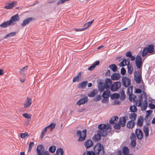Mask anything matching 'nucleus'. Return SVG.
<instances>
[{
    "instance_id": "8fccbe9b",
    "label": "nucleus",
    "mask_w": 155,
    "mask_h": 155,
    "mask_svg": "<svg viewBox=\"0 0 155 155\" xmlns=\"http://www.w3.org/2000/svg\"><path fill=\"white\" fill-rule=\"evenodd\" d=\"M136 140H131L130 142L131 147L133 148L134 147L136 146Z\"/></svg>"
},
{
    "instance_id": "72a5a7b5",
    "label": "nucleus",
    "mask_w": 155,
    "mask_h": 155,
    "mask_svg": "<svg viewBox=\"0 0 155 155\" xmlns=\"http://www.w3.org/2000/svg\"><path fill=\"white\" fill-rule=\"evenodd\" d=\"M64 153L63 149L60 148L57 150L56 154L54 155H63Z\"/></svg>"
},
{
    "instance_id": "774afa93",
    "label": "nucleus",
    "mask_w": 155,
    "mask_h": 155,
    "mask_svg": "<svg viewBox=\"0 0 155 155\" xmlns=\"http://www.w3.org/2000/svg\"><path fill=\"white\" fill-rule=\"evenodd\" d=\"M109 123L111 124H115V121L112 118L109 121Z\"/></svg>"
},
{
    "instance_id": "79ce46f5",
    "label": "nucleus",
    "mask_w": 155,
    "mask_h": 155,
    "mask_svg": "<svg viewBox=\"0 0 155 155\" xmlns=\"http://www.w3.org/2000/svg\"><path fill=\"white\" fill-rule=\"evenodd\" d=\"M56 148L55 146L52 145L50 146L49 148V151L51 153H54L55 152Z\"/></svg>"
},
{
    "instance_id": "49530a36",
    "label": "nucleus",
    "mask_w": 155,
    "mask_h": 155,
    "mask_svg": "<svg viewBox=\"0 0 155 155\" xmlns=\"http://www.w3.org/2000/svg\"><path fill=\"white\" fill-rule=\"evenodd\" d=\"M16 34V33L15 32H11L7 35L6 36L5 38H7L9 37H10L12 36H15Z\"/></svg>"
},
{
    "instance_id": "20e7f679",
    "label": "nucleus",
    "mask_w": 155,
    "mask_h": 155,
    "mask_svg": "<svg viewBox=\"0 0 155 155\" xmlns=\"http://www.w3.org/2000/svg\"><path fill=\"white\" fill-rule=\"evenodd\" d=\"M87 130L85 129L82 131V133L81 134V131L80 130H78L77 132V136H79L78 141H82L85 140L86 136V132Z\"/></svg>"
},
{
    "instance_id": "2f4dec72",
    "label": "nucleus",
    "mask_w": 155,
    "mask_h": 155,
    "mask_svg": "<svg viewBox=\"0 0 155 155\" xmlns=\"http://www.w3.org/2000/svg\"><path fill=\"white\" fill-rule=\"evenodd\" d=\"M11 23L9 20L5 21L0 25V26L3 28H5L11 25Z\"/></svg>"
},
{
    "instance_id": "412c9836",
    "label": "nucleus",
    "mask_w": 155,
    "mask_h": 155,
    "mask_svg": "<svg viewBox=\"0 0 155 155\" xmlns=\"http://www.w3.org/2000/svg\"><path fill=\"white\" fill-rule=\"evenodd\" d=\"M121 75L119 73H114L111 76V79L113 80H118L120 78Z\"/></svg>"
},
{
    "instance_id": "864d4df0",
    "label": "nucleus",
    "mask_w": 155,
    "mask_h": 155,
    "mask_svg": "<svg viewBox=\"0 0 155 155\" xmlns=\"http://www.w3.org/2000/svg\"><path fill=\"white\" fill-rule=\"evenodd\" d=\"M130 138L131 140H136V137L134 133L131 134L130 137Z\"/></svg>"
},
{
    "instance_id": "e433bc0d",
    "label": "nucleus",
    "mask_w": 155,
    "mask_h": 155,
    "mask_svg": "<svg viewBox=\"0 0 155 155\" xmlns=\"http://www.w3.org/2000/svg\"><path fill=\"white\" fill-rule=\"evenodd\" d=\"M133 86H131L128 88L127 90V94L128 95L131 94L133 93Z\"/></svg>"
},
{
    "instance_id": "58836bf2",
    "label": "nucleus",
    "mask_w": 155,
    "mask_h": 155,
    "mask_svg": "<svg viewBox=\"0 0 155 155\" xmlns=\"http://www.w3.org/2000/svg\"><path fill=\"white\" fill-rule=\"evenodd\" d=\"M96 153L93 151H87L85 152L83 155H95Z\"/></svg>"
},
{
    "instance_id": "39448f33",
    "label": "nucleus",
    "mask_w": 155,
    "mask_h": 155,
    "mask_svg": "<svg viewBox=\"0 0 155 155\" xmlns=\"http://www.w3.org/2000/svg\"><path fill=\"white\" fill-rule=\"evenodd\" d=\"M106 124H101L98 126V128L99 130H97V133L102 134L103 136H106L107 135V132L105 130Z\"/></svg>"
},
{
    "instance_id": "0e129e2a",
    "label": "nucleus",
    "mask_w": 155,
    "mask_h": 155,
    "mask_svg": "<svg viewBox=\"0 0 155 155\" xmlns=\"http://www.w3.org/2000/svg\"><path fill=\"white\" fill-rule=\"evenodd\" d=\"M132 55V53L130 51H128L127 52L126 56L127 57H130Z\"/></svg>"
},
{
    "instance_id": "9b49d317",
    "label": "nucleus",
    "mask_w": 155,
    "mask_h": 155,
    "mask_svg": "<svg viewBox=\"0 0 155 155\" xmlns=\"http://www.w3.org/2000/svg\"><path fill=\"white\" fill-rule=\"evenodd\" d=\"M88 101V97L87 96H85L83 98L79 100L77 102L76 104L78 105H80L84 104L87 103Z\"/></svg>"
},
{
    "instance_id": "7ed1b4c3",
    "label": "nucleus",
    "mask_w": 155,
    "mask_h": 155,
    "mask_svg": "<svg viewBox=\"0 0 155 155\" xmlns=\"http://www.w3.org/2000/svg\"><path fill=\"white\" fill-rule=\"evenodd\" d=\"M94 150L97 155H103L104 153V147L100 143H97L95 145Z\"/></svg>"
},
{
    "instance_id": "5701e85b",
    "label": "nucleus",
    "mask_w": 155,
    "mask_h": 155,
    "mask_svg": "<svg viewBox=\"0 0 155 155\" xmlns=\"http://www.w3.org/2000/svg\"><path fill=\"white\" fill-rule=\"evenodd\" d=\"M102 96L104 98H108L109 97L111 92L108 89L105 91H104Z\"/></svg>"
},
{
    "instance_id": "4468645a",
    "label": "nucleus",
    "mask_w": 155,
    "mask_h": 155,
    "mask_svg": "<svg viewBox=\"0 0 155 155\" xmlns=\"http://www.w3.org/2000/svg\"><path fill=\"white\" fill-rule=\"evenodd\" d=\"M128 117L127 116H125L124 117H121L119 119V123L122 127H124L126 125V119Z\"/></svg>"
},
{
    "instance_id": "b1692460",
    "label": "nucleus",
    "mask_w": 155,
    "mask_h": 155,
    "mask_svg": "<svg viewBox=\"0 0 155 155\" xmlns=\"http://www.w3.org/2000/svg\"><path fill=\"white\" fill-rule=\"evenodd\" d=\"M101 135H102V134H100L97 133V134H95L94 135L92 139L94 141H98L100 140Z\"/></svg>"
},
{
    "instance_id": "4d7b16f0",
    "label": "nucleus",
    "mask_w": 155,
    "mask_h": 155,
    "mask_svg": "<svg viewBox=\"0 0 155 155\" xmlns=\"http://www.w3.org/2000/svg\"><path fill=\"white\" fill-rule=\"evenodd\" d=\"M126 72V71L125 68L123 67L121 69V74L122 75H124L125 74Z\"/></svg>"
},
{
    "instance_id": "6ab92c4d",
    "label": "nucleus",
    "mask_w": 155,
    "mask_h": 155,
    "mask_svg": "<svg viewBox=\"0 0 155 155\" xmlns=\"http://www.w3.org/2000/svg\"><path fill=\"white\" fill-rule=\"evenodd\" d=\"M31 99L30 97H27L24 104V107L27 108L29 107L31 105Z\"/></svg>"
},
{
    "instance_id": "7c9ffc66",
    "label": "nucleus",
    "mask_w": 155,
    "mask_h": 155,
    "mask_svg": "<svg viewBox=\"0 0 155 155\" xmlns=\"http://www.w3.org/2000/svg\"><path fill=\"white\" fill-rule=\"evenodd\" d=\"M128 96H129V99L130 101L133 102L136 101L137 99L136 96L133 94H132Z\"/></svg>"
},
{
    "instance_id": "338daca9",
    "label": "nucleus",
    "mask_w": 155,
    "mask_h": 155,
    "mask_svg": "<svg viewBox=\"0 0 155 155\" xmlns=\"http://www.w3.org/2000/svg\"><path fill=\"white\" fill-rule=\"evenodd\" d=\"M34 143L33 142H31L29 143V145H28V147H29V148H32V147L34 146Z\"/></svg>"
},
{
    "instance_id": "bb28decb",
    "label": "nucleus",
    "mask_w": 155,
    "mask_h": 155,
    "mask_svg": "<svg viewBox=\"0 0 155 155\" xmlns=\"http://www.w3.org/2000/svg\"><path fill=\"white\" fill-rule=\"evenodd\" d=\"M128 64H127V72L129 74H131L133 71V67L131 64H130L129 62L128 61Z\"/></svg>"
},
{
    "instance_id": "c9c22d12",
    "label": "nucleus",
    "mask_w": 155,
    "mask_h": 155,
    "mask_svg": "<svg viewBox=\"0 0 155 155\" xmlns=\"http://www.w3.org/2000/svg\"><path fill=\"white\" fill-rule=\"evenodd\" d=\"M109 68L112 71L114 72L116 71L117 67L115 64H112L109 66Z\"/></svg>"
},
{
    "instance_id": "dca6fc26",
    "label": "nucleus",
    "mask_w": 155,
    "mask_h": 155,
    "mask_svg": "<svg viewBox=\"0 0 155 155\" xmlns=\"http://www.w3.org/2000/svg\"><path fill=\"white\" fill-rule=\"evenodd\" d=\"M94 21V20H91L87 23H86L84 25V27L81 28L80 29H76L75 30L77 31H81L85 30L88 27L90 26Z\"/></svg>"
},
{
    "instance_id": "f704fd0d",
    "label": "nucleus",
    "mask_w": 155,
    "mask_h": 155,
    "mask_svg": "<svg viewBox=\"0 0 155 155\" xmlns=\"http://www.w3.org/2000/svg\"><path fill=\"white\" fill-rule=\"evenodd\" d=\"M110 96L111 99L113 100L115 99H118L119 98L120 95L119 94L114 93Z\"/></svg>"
},
{
    "instance_id": "603ef678",
    "label": "nucleus",
    "mask_w": 155,
    "mask_h": 155,
    "mask_svg": "<svg viewBox=\"0 0 155 155\" xmlns=\"http://www.w3.org/2000/svg\"><path fill=\"white\" fill-rule=\"evenodd\" d=\"M22 116L28 119H30L31 118V115L27 113H24L22 114Z\"/></svg>"
},
{
    "instance_id": "1a4fd4ad",
    "label": "nucleus",
    "mask_w": 155,
    "mask_h": 155,
    "mask_svg": "<svg viewBox=\"0 0 155 155\" xmlns=\"http://www.w3.org/2000/svg\"><path fill=\"white\" fill-rule=\"evenodd\" d=\"M134 79L136 83L137 84H140L141 80H142L141 74H140L138 71H135L134 72Z\"/></svg>"
},
{
    "instance_id": "f257e3e1",
    "label": "nucleus",
    "mask_w": 155,
    "mask_h": 155,
    "mask_svg": "<svg viewBox=\"0 0 155 155\" xmlns=\"http://www.w3.org/2000/svg\"><path fill=\"white\" fill-rule=\"evenodd\" d=\"M144 101V103L143 106L141 107V109L142 110H145L147 107L148 102L147 101V97L146 94L145 92L142 91V94H141L140 95V99L139 102L137 105L138 107H140L142 106V101Z\"/></svg>"
},
{
    "instance_id": "e2e57ef3",
    "label": "nucleus",
    "mask_w": 155,
    "mask_h": 155,
    "mask_svg": "<svg viewBox=\"0 0 155 155\" xmlns=\"http://www.w3.org/2000/svg\"><path fill=\"white\" fill-rule=\"evenodd\" d=\"M142 92L141 90L138 88H135V92L137 94L141 93Z\"/></svg>"
},
{
    "instance_id": "052dcab7",
    "label": "nucleus",
    "mask_w": 155,
    "mask_h": 155,
    "mask_svg": "<svg viewBox=\"0 0 155 155\" xmlns=\"http://www.w3.org/2000/svg\"><path fill=\"white\" fill-rule=\"evenodd\" d=\"M149 107L151 109H153L155 108V105L152 103H150L149 104Z\"/></svg>"
},
{
    "instance_id": "f3484780",
    "label": "nucleus",
    "mask_w": 155,
    "mask_h": 155,
    "mask_svg": "<svg viewBox=\"0 0 155 155\" xmlns=\"http://www.w3.org/2000/svg\"><path fill=\"white\" fill-rule=\"evenodd\" d=\"M112 81L109 78H107L105 80V83H104L106 87V89H107L110 87L112 85Z\"/></svg>"
},
{
    "instance_id": "a19ab883",
    "label": "nucleus",
    "mask_w": 155,
    "mask_h": 155,
    "mask_svg": "<svg viewBox=\"0 0 155 155\" xmlns=\"http://www.w3.org/2000/svg\"><path fill=\"white\" fill-rule=\"evenodd\" d=\"M126 65H127V60L125 59H124L119 64L120 66L122 67H124Z\"/></svg>"
},
{
    "instance_id": "0eeeda50",
    "label": "nucleus",
    "mask_w": 155,
    "mask_h": 155,
    "mask_svg": "<svg viewBox=\"0 0 155 155\" xmlns=\"http://www.w3.org/2000/svg\"><path fill=\"white\" fill-rule=\"evenodd\" d=\"M142 58L140 55H137L136 58L135 64L137 68L141 71L142 70L141 66L142 65Z\"/></svg>"
},
{
    "instance_id": "4be33fe9",
    "label": "nucleus",
    "mask_w": 155,
    "mask_h": 155,
    "mask_svg": "<svg viewBox=\"0 0 155 155\" xmlns=\"http://www.w3.org/2000/svg\"><path fill=\"white\" fill-rule=\"evenodd\" d=\"M143 121L144 118L143 117L141 116H140L138 119L137 123V125L140 127H142L143 125Z\"/></svg>"
},
{
    "instance_id": "09e8293b",
    "label": "nucleus",
    "mask_w": 155,
    "mask_h": 155,
    "mask_svg": "<svg viewBox=\"0 0 155 155\" xmlns=\"http://www.w3.org/2000/svg\"><path fill=\"white\" fill-rule=\"evenodd\" d=\"M121 96L120 98V99L121 101H123L125 98V94L124 92V91H122L120 93Z\"/></svg>"
},
{
    "instance_id": "9d476101",
    "label": "nucleus",
    "mask_w": 155,
    "mask_h": 155,
    "mask_svg": "<svg viewBox=\"0 0 155 155\" xmlns=\"http://www.w3.org/2000/svg\"><path fill=\"white\" fill-rule=\"evenodd\" d=\"M135 134L137 138L139 140L142 139L143 137L142 131L140 129H136L135 130Z\"/></svg>"
},
{
    "instance_id": "a18cd8bd",
    "label": "nucleus",
    "mask_w": 155,
    "mask_h": 155,
    "mask_svg": "<svg viewBox=\"0 0 155 155\" xmlns=\"http://www.w3.org/2000/svg\"><path fill=\"white\" fill-rule=\"evenodd\" d=\"M148 51L147 50V49L146 48H145L143 50L142 56L143 57H145L148 53Z\"/></svg>"
},
{
    "instance_id": "c85d7f7f",
    "label": "nucleus",
    "mask_w": 155,
    "mask_h": 155,
    "mask_svg": "<svg viewBox=\"0 0 155 155\" xmlns=\"http://www.w3.org/2000/svg\"><path fill=\"white\" fill-rule=\"evenodd\" d=\"M149 128L147 125L144 126L143 127V131L145 134L146 137H147L149 135Z\"/></svg>"
},
{
    "instance_id": "bf43d9fd",
    "label": "nucleus",
    "mask_w": 155,
    "mask_h": 155,
    "mask_svg": "<svg viewBox=\"0 0 155 155\" xmlns=\"http://www.w3.org/2000/svg\"><path fill=\"white\" fill-rule=\"evenodd\" d=\"M28 68V67L27 66H26L24 68H21L20 71V73H22L23 72L25 71Z\"/></svg>"
},
{
    "instance_id": "423d86ee",
    "label": "nucleus",
    "mask_w": 155,
    "mask_h": 155,
    "mask_svg": "<svg viewBox=\"0 0 155 155\" xmlns=\"http://www.w3.org/2000/svg\"><path fill=\"white\" fill-rule=\"evenodd\" d=\"M121 86V83L120 81H117L114 82L111 86L110 88L111 91L115 92L119 89Z\"/></svg>"
},
{
    "instance_id": "6e6552de",
    "label": "nucleus",
    "mask_w": 155,
    "mask_h": 155,
    "mask_svg": "<svg viewBox=\"0 0 155 155\" xmlns=\"http://www.w3.org/2000/svg\"><path fill=\"white\" fill-rule=\"evenodd\" d=\"M122 81L123 85L126 88L128 87L130 85L131 80L127 77H123L122 79Z\"/></svg>"
},
{
    "instance_id": "ea45409f",
    "label": "nucleus",
    "mask_w": 155,
    "mask_h": 155,
    "mask_svg": "<svg viewBox=\"0 0 155 155\" xmlns=\"http://www.w3.org/2000/svg\"><path fill=\"white\" fill-rule=\"evenodd\" d=\"M148 116H145L144 118V120L145 121L146 125H150L151 124L150 121V120L148 118Z\"/></svg>"
},
{
    "instance_id": "69168bd1",
    "label": "nucleus",
    "mask_w": 155,
    "mask_h": 155,
    "mask_svg": "<svg viewBox=\"0 0 155 155\" xmlns=\"http://www.w3.org/2000/svg\"><path fill=\"white\" fill-rule=\"evenodd\" d=\"M79 79L77 78V77L75 76L73 79L72 81L73 82H75L76 81H78Z\"/></svg>"
},
{
    "instance_id": "13d9d810",
    "label": "nucleus",
    "mask_w": 155,
    "mask_h": 155,
    "mask_svg": "<svg viewBox=\"0 0 155 155\" xmlns=\"http://www.w3.org/2000/svg\"><path fill=\"white\" fill-rule=\"evenodd\" d=\"M101 102L104 104H106L108 102L109 100L107 98H104L102 100Z\"/></svg>"
},
{
    "instance_id": "6e6d98bb",
    "label": "nucleus",
    "mask_w": 155,
    "mask_h": 155,
    "mask_svg": "<svg viewBox=\"0 0 155 155\" xmlns=\"http://www.w3.org/2000/svg\"><path fill=\"white\" fill-rule=\"evenodd\" d=\"M153 112V110H148L146 111V116L149 117V116Z\"/></svg>"
},
{
    "instance_id": "2eb2a0df",
    "label": "nucleus",
    "mask_w": 155,
    "mask_h": 155,
    "mask_svg": "<svg viewBox=\"0 0 155 155\" xmlns=\"http://www.w3.org/2000/svg\"><path fill=\"white\" fill-rule=\"evenodd\" d=\"M19 20V17L18 14H16L12 16L9 21H10L11 24L14 23H15L17 21H18Z\"/></svg>"
},
{
    "instance_id": "3c124183",
    "label": "nucleus",
    "mask_w": 155,
    "mask_h": 155,
    "mask_svg": "<svg viewBox=\"0 0 155 155\" xmlns=\"http://www.w3.org/2000/svg\"><path fill=\"white\" fill-rule=\"evenodd\" d=\"M101 98V96L100 95H97L94 98V100L96 101H97L100 100Z\"/></svg>"
},
{
    "instance_id": "f03ea898",
    "label": "nucleus",
    "mask_w": 155,
    "mask_h": 155,
    "mask_svg": "<svg viewBox=\"0 0 155 155\" xmlns=\"http://www.w3.org/2000/svg\"><path fill=\"white\" fill-rule=\"evenodd\" d=\"M137 117V114L135 113H131L130 114L129 117L131 120L128 121L127 124V127L129 129H132L135 125L134 122Z\"/></svg>"
},
{
    "instance_id": "473e14b6",
    "label": "nucleus",
    "mask_w": 155,
    "mask_h": 155,
    "mask_svg": "<svg viewBox=\"0 0 155 155\" xmlns=\"http://www.w3.org/2000/svg\"><path fill=\"white\" fill-rule=\"evenodd\" d=\"M122 152L124 155H127L129 152V149L127 146H124L122 149Z\"/></svg>"
},
{
    "instance_id": "aec40b11",
    "label": "nucleus",
    "mask_w": 155,
    "mask_h": 155,
    "mask_svg": "<svg viewBox=\"0 0 155 155\" xmlns=\"http://www.w3.org/2000/svg\"><path fill=\"white\" fill-rule=\"evenodd\" d=\"M98 88L100 92H103L104 89H106V87L103 82L100 81L98 83Z\"/></svg>"
},
{
    "instance_id": "ddd939ff",
    "label": "nucleus",
    "mask_w": 155,
    "mask_h": 155,
    "mask_svg": "<svg viewBox=\"0 0 155 155\" xmlns=\"http://www.w3.org/2000/svg\"><path fill=\"white\" fill-rule=\"evenodd\" d=\"M33 20V18L29 17L23 20L22 23L21 24V26L22 27L26 26L31 22Z\"/></svg>"
},
{
    "instance_id": "f8f14e48",
    "label": "nucleus",
    "mask_w": 155,
    "mask_h": 155,
    "mask_svg": "<svg viewBox=\"0 0 155 155\" xmlns=\"http://www.w3.org/2000/svg\"><path fill=\"white\" fill-rule=\"evenodd\" d=\"M44 146L42 144H40L38 146L36 151L38 155H43L44 152Z\"/></svg>"
},
{
    "instance_id": "4c0bfd02",
    "label": "nucleus",
    "mask_w": 155,
    "mask_h": 155,
    "mask_svg": "<svg viewBox=\"0 0 155 155\" xmlns=\"http://www.w3.org/2000/svg\"><path fill=\"white\" fill-rule=\"evenodd\" d=\"M130 110L131 112L134 113V112H135L137 111V109L136 106L132 105L130 107Z\"/></svg>"
},
{
    "instance_id": "a878e982",
    "label": "nucleus",
    "mask_w": 155,
    "mask_h": 155,
    "mask_svg": "<svg viewBox=\"0 0 155 155\" xmlns=\"http://www.w3.org/2000/svg\"><path fill=\"white\" fill-rule=\"evenodd\" d=\"M92 141L91 140H88L85 142L84 145L86 148L91 147L93 145Z\"/></svg>"
},
{
    "instance_id": "a211bd4d",
    "label": "nucleus",
    "mask_w": 155,
    "mask_h": 155,
    "mask_svg": "<svg viewBox=\"0 0 155 155\" xmlns=\"http://www.w3.org/2000/svg\"><path fill=\"white\" fill-rule=\"evenodd\" d=\"M17 3V1L12 2L9 3L8 5H5L4 8L7 9H10L15 6Z\"/></svg>"
},
{
    "instance_id": "37998d69",
    "label": "nucleus",
    "mask_w": 155,
    "mask_h": 155,
    "mask_svg": "<svg viewBox=\"0 0 155 155\" xmlns=\"http://www.w3.org/2000/svg\"><path fill=\"white\" fill-rule=\"evenodd\" d=\"M97 93L96 92V91L93 90L88 95L89 97H93L94 96L97 94Z\"/></svg>"
},
{
    "instance_id": "393cba45",
    "label": "nucleus",
    "mask_w": 155,
    "mask_h": 155,
    "mask_svg": "<svg viewBox=\"0 0 155 155\" xmlns=\"http://www.w3.org/2000/svg\"><path fill=\"white\" fill-rule=\"evenodd\" d=\"M100 62L98 61H96L94 62L88 68V70H89L92 71L94 69L96 66L99 64Z\"/></svg>"
},
{
    "instance_id": "5fc2aeb1",
    "label": "nucleus",
    "mask_w": 155,
    "mask_h": 155,
    "mask_svg": "<svg viewBox=\"0 0 155 155\" xmlns=\"http://www.w3.org/2000/svg\"><path fill=\"white\" fill-rule=\"evenodd\" d=\"M114 127L115 129H120V128L121 126L119 123L116 124L114 125Z\"/></svg>"
},
{
    "instance_id": "c756f323",
    "label": "nucleus",
    "mask_w": 155,
    "mask_h": 155,
    "mask_svg": "<svg viewBox=\"0 0 155 155\" xmlns=\"http://www.w3.org/2000/svg\"><path fill=\"white\" fill-rule=\"evenodd\" d=\"M87 81H83L78 84V87L84 88L87 86Z\"/></svg>"
},
{
    "instance_id": "680f3d73",
    "label": "nucleus",
    "mask_w": 155,
    "mask_h": 155,
    "mask_svg": "<svg viewBox=\"0 0 155 155\" xmlns=\"http://www.w3.org/2000/svg\"><path fill=\"white\" fill-rule=\"evenodd\" d=\"M140 88L141 90H143V91L145 92L144 91L145 90L144 84L143 82L142 84L140 86Z\"/></svg>"
},
{
    "instance_id": "de8ad7c7",
    "label": "nucleus",
    "mask_w": 155,
    "mask_h": 155,
    "mask_svg": "<svg viewBox=\"0 0 155 155\" xmlns=\"http://www.w3.org/2000/svg\"><path fill=\"white\" fill-rule=\"evenodd\" d=\"M56 124L54 123H51L48 126V128L51 129V131L53 129L55 128L56 126Z\"/></svg>"
},
{
    "instance_id": "c03bdc74",
    "label": "nucleus",
    "mask_w": 155,
    "mask_h": 155,
    "mask_svg": "<svg viewBox=\"0 0 155 155\" xmlns=\"http://www.w3.org/2000/svg\"><path fill=\"white\" fill-rule=\"evenodd\" d=\"M29 135L27 132L21 133L20 134V137L22 138H25L26 137H28Z\"/></svg>"
},
{
    "instance_id": "cd10ccee",
    "label": "nucleus",
    "mask_w": 155,
    "mask_h": 155,
    "mask_svg": "<svg viewBox=\"0 0 155 155\" xmlns=\"http://www.w3.org/2000/svg\"><path fill=\"white\" fill-rule=\"evenodd\" d=\"M146 48L149 53H151L154 51V47L153 45H149Z\"/></svg>"
}]
</instances>
